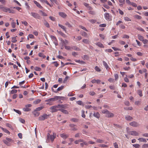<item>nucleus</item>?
<instances>
[{"instance_id":"obj_1","label":"nucleus","mask_w":148,"mask_h":148,"mask_svg":"<svg viewBox=\"0 0 148 148\" xmlns=\"http://www.w3.org/2000/svg\"><path fill=\"white\" fill-rule=\"evenodd\" d=\"M102 112L103 113L106 114V116L108 117H112L114 116L113 113L110 112L106 109L103 110Z\"/></svg>"},{"instance_id":"obj_2","label":"nucleus","mask_w":148,"mask_h":148,"mask_svg":"<svg viewBox=\"0 0 148 148\" xmlns=\"http://www.w3.org/2000/svg\"><path fill=\"white\" fill-rule=\"evenodd\" d=\"M60 109H59L58 105L51 106L50 108V109L51 110V111L52 113L57 112L58 110L60 111Z\"/></svg>"},{"instance_id":"obj_3","label":"nucleus","mask_w":148,"mask_h":148,"mask_svg":"<svg viewBox=\"0 0 148 148\" xmlns=\"http://www.w3.org/2000/svg\"><path fill=\"white\" fill-rule=\"evenodd\" d=\"M49 116V115H47L46 114H44L43 115L39 117L38 120L39 121H44L48 118Z\"/></svg>"},{"instance_id":"obj_4","label":"nucleus","mask_w":148,"mask_h":148,"mask_svg":"<svg viewBox=\"0 0 148 148\" xmlns=\"http://www.w3.org/2000/svg\"><path fill=\"white\" fill-rule=\"evenodd\" d=\"M31 14L32 16L36 19H41V16L38 14L37 13L31 12Z\"/></svg>"},{"instance_id":"obj_5","label":"nucleus","mask_w":148,"mask_h":148,"mask_svg":"<svg viewBox=\"0 0 148 148\" xmlns=\"http://www.w3.org/2000/svg\"><path fill=\"white\" fill-rule=\"evenodd\" d=\"M127 133L129 134L132 136H137L139 135V133L135 131H127Z\"/></svg>"},{"instance_id":"obj_6","label":"nucleus","mask_w":148,"mask_h":148,"mask_svg":"<svg viewBox=\"0 0 148 148\" xmlns=\"http://www.w3.org/2000/svg\"><path fill=\"white\" fill-rule=\"evenodd\" d=\"M47 142H48V140L49 139V138H50V139L52 141H53L55 138L56 137L53 135H50L49 133H48L47 135Z\"/></svg>"},{"instance_id":"obj_7","label":"nucleus","mask_w":148,"mask_h":148,"mask_svg":"<svg viewBox=\"0 0 148 148\" xmlns=\"http://www.w3.org/2000/svg\"><path fill=\"white\" fill-rule=\"evenodd\" d=\"M129 124L131 126L135 127H137L139 125L138 123L135 121L132 122L130 123Z\"/></svg>"},{"instance_id":"obj_8","label":"nucleus","mask_w":148,"mask_h":148,"mask_svg":"<svg viewBox=\"0 0 148 148\" xmlns=\"http://www.w3.org/2000/svg\"><path fill=\"white\" fill-rule=\"evenodd\" d=\"M7 8L5 7L3 5H0V10L5 12H7Z\"/></svg>"},{"instance_id":"obj_9","label":"nucleus","mask_w":148,"mask_h":148,"mask_svg":"<svg viewBox=\"0 0 148 148\" xmlns=\"http://www.w3.org/2000/svg\"><path fill=\"white\" fill-rule=\"evenodd\" d=\"M56 100H57L56 96H55L54 98H50L46 99L45 101L46 102L54 101Z\"/></svg>"},{"instance_id":"obj_10","label":"nucleus","mask_w":148,"mask_h":148,"mask_svg":"<svg viewBox=\"0 0 148 148\" xmlns=\"http://www.w3.org/2000/svg\"><path fill=\"white\" fill-rule=\"evenodd\" d=\"M58 107L59 109L62 108V109H67V106L66 105L59 104L58 105Z\"/></svg>"},{"instance_id":"obj_11","label":"nucleus","mask_w":148,"mask_h":148,"mask_svg":"<svg viewBox=\"0 0 148 148\" xmlns=\"http://www.w3.org/2000/svg\"><path fill=\"white\" fill-rule=\"evenodd\" d=\"M56 98L57 100H64L66 99V97L62 96H56Z\"/></svg>"},{"instance_id":"obj_12","label":"nucleus","mask_w":148,"mask_h":148,"mask_svg":"<svg viewBox=\"0 0 148 148\" xmlns=\"http://www.w3.org/2000/svg\"><path fill=\"white\" fill-rule=\"evenodd\" d=\"M69 126L73 131H76L77 130V129L75 127L76 125L74 124H71L69 125Z\"/></svg>"},{"instance_id":"obj_13","label":"nucleus","mask_w":148,"mask_h":148,"mask_svg":"<svg viewBox=\"0 0 148 148\" xmlns=\"http://www.w3.org/2000/svg\"><path fill=\"white\" fill-rule=\"evenodd\" d=\"M125 118L126 120L128 121H131L133 119L132 117L129 115L125 116Z\"/></svg>"},{"instance_id":"obj_14","label":"nucleus","mask_w":148,"mask_h":148,"mask_svg":"<svg viewBox=\"0 0 148 148\" xmlns=\"http://www.w3.org/2000/svg\"><path fill=\"white\" fill-rule=\"evenodd\" d=\"M34 3L39 8H40V9H42V7L37 1H34Z\"/></svg>"},{"instance_id":"obj_15","label":"nucleus","mask_w":148,"mask_h":148,"mask_svg":"<svg viewBox=\"0 0 148 148\" xmlns=\"http://www.w3.org/2000/svg\"><path fill=\"white\" fill-rule=\"evenodd\" d=\"M60 136L64 139H66L69 136L68 135L65 134H60Z\"/></svg>"},{"instance_id":"obj_16","label":"nucleus","mask_w":148,"mask_h":148,"mask_svg":"<svg viewBox=\"0 0 148 148\" xmlns=\"http://www.w3.org/2000/svg\"><path fill=\"white\" fill-rule=\"evenodd\" d=\"M0 128L5 132L8 134H10V132L7 129L1 127H0Z\"/></svg>"},{"instance_id":"obj_17","label":"nucleus","mask_w":148,"mask_h":148,"mask_svg":"<svg viewBox=\"0 0 148 148\" xmlns=\"http://www.w3.org/2000/svg\"><path fill=\"white\" fill-rule=\"evenodd\" d=\"M64 88V86H62L58 88L56 90V92H55V93H57L59 91H60L62 90Z\"/></svg>"},{"instance_id":"obj_18","label":"nucleus","mask_w":148,"mask_h":148,"mask_svg":"<svg viewBox=\"0 0 148 148\" xmlns=\"http://www.w3.org/2000/svg\"><path fill=\"white\" fill-rule=\"evenodd\" d=\"M59 15L63 18H64L66 16V15L64 13L60 12L59 13Z\"/></svg>"},{"instance_id":"obj_19","label":"nucleus","mask_w":148,"mask_h":148,"mask_svg":"<svg viewBox=\"0 0 148 148\" xmlns=\"http://www.w3.org/2000/svg\"><path fill=\"white\" fill-rule=\"evenodd\" d=\"M57 32L58 33V34L61 35L62 37H66V35L61 31H59L58 30H57Z\"/></svg>"},{"instance_id":"obj_20","label":"nucleus","mask_w":148,"mask_h":148,"mask_svg":"<svg viewBox=\"0 0 148 148\" xmlns=\"http://www.w3.org/2000/svg\"><path fill=\"white\" fill-rule=\"evenodd\" d=\"M8 11L9 13L12 14H14V11L13 10H11L10 8H7V12Z\"/></svg>"},{"instance_id":"obj_21","label":"nucleus","mask_w":148,"mask_h":148,"mask_svg":"<svg viewBox=\"0 0 148 148\" xmlns=\"http://www.w3.org/2000/svg\"><path fill=\"white\" fill-rule=\"evenodd\" d=\"M104 16L106 19L108 20L109 19L110 16L108 13H106L104 14Z\"/></svg>"},{"instance_id":"obj_22","label":"nucleus","mask_w":148,"mask_h":148,"mask_svg":"<svg viewBox=\"0 0 148 148\" xmlns=\"http://www.w3.org/2000/svg\"><path fill=\"white\" fill-rule=\"evenodd\" d=\"M44 25L47 28H49L50 26L49 23L48 22L46 21H45L43 22Z\"/></svg>"},{"instance_id":"obj_23","label":"nucleus","mask_w":148,"mask_h":148,"mask_svg":"<svg viewBox=\"0 0 148 148\" xmlns=\"http://www.w3.org/2000/svg\"><path fill=\"white\" fill-rule=\"evenodd\" d=\"M58 26L60 27L62 29L63 31H65V32H66V27L63 25H62L60 24H58Z\"/></svg>"},{"instance_id":"obj_24","label":"nucleus","mask_w":148,"mask_h":148,"mask_svg":"<svg viewBox=\"0 0 148 148\" xmlns=\"http://www.w3.org/2000/svg\"><path fill=\"white\" fill-rule=\"evenodd\" d=\"M103 65L106 68V69L108 70V69H109L108 65L107 63L104 61H103Z\"/></svg>"},{"instance_id":"obj_25","label":"nucleus","mask_w":148,"mask_h":148,"mask_svg":"<svg viewBox=\"0 0 148 148\" xmlns=\"http://www.w3.org/2000/svg\"><path fill=\"white\" fill-rule=\"evenodd\" d=\"M94 116L97 118H99L100 117V114L99 112H94L93 114Z\"/></svg>"},{"instance_id":"obj_26","label":"nucleus","mask_w":148,"mask_h":148,"mask_svg":"<svg viewBox=\"0 0 148 148\" xmlns=\"http://www.w3.org/2000/svg\"><path fill=\"white\" fill-rule=\"evenodd\" d=\"M62 113L65 114H68L69 113L66 110L62 109H60V110Z\"/></svg>"},{"instance_id":"obj_27","label":"nucleus","mask_w":148,"mask_h":148,"mask_svg":"<svg viewBox=\"0 0 148 148\" xmlns=\"http://www.w3.org/2000/svg\"><path fill=\"white\" fill-rule=\"evenodd\" d=\"M96 45L98 46V47H101V48H103L104 46L103 45L100 43V42H98L96 44Z\"/></svg>"},{"instance_id":"obj_28","label":"nucleus","mask_w":148,"mask_h":148,"mask_svg":"<svg viewBox=\"0 0 148 148\" xmlns=\"http://www.w3.org/2000/svg\"><path fill=\"white\" fill-rule=\"evenodd\" d=\"M3 142L6 145L8 146H10V144L9 143L6 139L4 140H3Z\"/></svg>"},{"instance_id":"obj_29","label":"nucleus","mask_w":148,"mask_h":148,"mask_svg":"<svg viewBox=\"0 0 148 148\" xmlns=\"http://www.w3.org/2000/svg\"><path fill=\"white\" fill-rule=\"evenodd\" d=\"M138 94L139 95L140 97H141L143 96L142 91L141 90H138L137 91Z\"/></svg>"},{"instance_id":"obj_30","label":"nucleus","mask_w":148,"mask_h":148,"mask_svg":"<svg viewBox=\"0 0 148 148\" xmlns=\"http://www.w3.org/2000/svg\"><path fill=\"white\" fill-rule=\"evenodd\" d=\"M35 116H38L40 114V113L37 112H35V110L32 112Z\"/></svg>"},{"instance_id":"obj_31","label":"nucleus","mask_w":148,"mask_h":148,"mask_svg":"<svg viewBox=\"0 0 148 148\" xmlns=\"http://www.w3.org/2000/svg\"><path fill=\"white\" fill-rule=\"evenodd\" d=\"M44 108L43 107H40L37 108L35 110V112H37L38 111H39L42 109Z\"/></svg>"},{"instance_id":"obj_32","label":"nucleus","mask_w":148,"mask_h":148,"mask_svg":"<svg viewBox=\"0 0 148 148\" xmlns=\"http://www.w3.org/2000/svg\"><path fill=\"white\" fill-rule=\"evenodd\" d=\"M38 56L40 57H42L43 58H46V56L41 53H40L38 54Z\"/></svg>"},{"instance_id":"obj_33","label":"nucleus","mask_w":148,"mask_h":148,"mask_svg":"<svg viewBox=\"0 0 148 148\" xmlns=\"http://www.w3.org/2000/svg\"><path fill=\"white\" fill-rule=\"evenodd\" d=\"M65 25L67 26L69 28H71L72 27V25L68 22H66L65 23Z\"/></svg>"},{"instance_id":"obj_34","label":"nucleus","mask_w":148,"mask_h":148,"mask_svg":"<svg viewBox=\"0 0 148 148\" xmlns=\"http://www.w3.org/2000/svg\"><path fill=\"white\" fill-rule=\"evenodd\" d=\"M25 108H24L23 109V110L25 112H28L31 110V109L30 108H28L27 107H25Z\"/></svg>"},{"instance_id":"obj_35","label":"nucleus","mask_w":148,"mask_h":148,"mask_svg":"<svg viewBox=\"0 0 148 148\" xmlns=\"http://www.w3.org/2000/svg\"><path fill=\"white\" fill-rule=\"evenodd\" d=\"M17 36H16L15 37H13L12 38V42L13 43H15L16 42L17 40L16 39V38L17 37Z\"/></svg>"},{"instance_id":"obj_36","label":"nucleus","mask_w":148,"mask_h":148,"mask_svg":"<svg viewBox=\"0 0 148 148\" xmlns=\"http://www.w3.org/2000/svg\"><path fill=\"white\" fill-rule=\"evenodd\" d=\"M134 17L138 19H141L142 18V17L138 15H135L134 16Z\"/></svg>"},{"instance_id":"obj_37","label":"nucleus","mask_w":148,"mask_h":148,"mask_svg":"<svg viewBox=\"0 0 148 148\" xmlns=\"http://www.w3.org/2000/svg\"><path fill=\"white\" fill-rule=\"evenodd\" d=\"M41 101V100L40 99H38L37 100L34 101L33 102V103L35 104H37L40 103Z\"/></svg>"},{"instance_id":"obj_38","label":"nucleus","mask_w":148,"mask_h":148,"mask_svg":"<svg viewBox=\"0 0 148 148\" xmlns=\"http://www.w3.org/2000/svg\"><path fill=\"white\" fill-rule=\"evenodd\" d=\"M70 120L72 121L75 122H77L78 121V120L77 119L75 118H72Z\"/></svg>"},{"instance_id":"obj_39","label":"nucleus","mask_w":148,"mask_h":148,"mask_svg":"<svg viewBox=\"0 0 148 148\" xmlns=\"http://www.w3.org/2000/svg\"><path fill=\"white\" fill-rule=\"evenodd\" d=\"M81 34L83 36L86 37H88L87 34L86 32H82Z\"/></svg>"},{"instance_id":"obj_40","label":"nucleus","mask_w":148,"mask_h":148,"mask_svg":"<svg viewBox=\"0 0 148 148\" xmlns=\"http://www.w3.org/2000/svg\"><path fill=\"white\" fill-rule=\"evenodd\" d=\"M138 37L140 41H142L144 39V37L140 35H138Z\"/></svg>"},{"instance_id":"obj_41","label":"nucleus","mask_w":148,"mask_h":148,"mask_svg":"<svg viewBox=\"0 0 148 148\" xmlns=\"http://www.w3.org/2000/svg\"><path fill=\"white\" fill-rule=\"evenodd\" d=\"M82 42L88 44L89 43V40L87 39H84L83 40Z\"/></svg>"},{"instance_id":"obj_42","label":"nucleus","mask_w":148,"mask_h":148,"mask_svg":"<svg viewBox=\"0 0 148 148\" xmlns=\"http://www.w3.org/2000/svg\"><path fill=\"white\" fill-rule=\"evenodd\" d=\"M85 111L83 110H82V117L85 118L86 117V115L84 114Z\"/></svg>"},{"instance_id":"obj_43","label":"nucleus","mask_w":148,"mask_h":148,"mask_svg":"<svg viewBox=\"0 0 148 148\" xmlns=\"http://www.w3.org/2000/svg\"><path fill=\"white\" fill-rule=\"evenodd\" d=\"M89 21L92 23H94L96 22V20L94 19H89Z\"/></svg>"},{"instance_id":"obj_44","label":"nucleus","mask_w":148,"mask_h":148,"mask_svg":"<svg viewBox=\"0 0 148 148\" xmlns=\"http://www.w3.org/2000/svg\"><path fill=\"white\" fill-rule=\"evenodd\" d=\"M52 64H54V66H55L56 67H57L58 66L59 64L56 61H54L52 62Z\"/></svg>"},{"instance_id":"obj_45","label":"nucleus","mask_w":148,"mask_h":148,"mask_svg":"<svg viewBox=\"0 0 148 148\" xmlns=\"http://www.w3.org/2000/svg\"><path fill=\"white\" fill-rule=\"evenodd\" d=\"M104 141L103 140L100 139H97L96 140V142L99 143H102Z\"/></svg>"},{"instance_id":"obj_46","label":"nucleus","mask_w":148,"mask_h":148,"mask_svg":"<svg viewBox=\"0 0 148 148\" xmlns=\"http://www.w3.org/2000/svg\"><path fill=\"white\" fill-rule=\"evenodd\" d=\"M17 92V90L16 89H13L10 92V94H13L16 93Z\"/></svg>"},{"instance_id":"obj_47","label":"nucleus","mask_w":148,"mask_h":148,"mask_svg":"<svg viewBox=\"0 0 148 148\" xmlns=\"http://www.w3.org/2000/svg\"><path fill=\"white\" fill-rule=\"evenodd\" d=\"M76 103L79 105H82L83 106H84V105L82 104V102L81 101H77L76 102Z\"/></svg>"},{"instance_id":"obj_48","label":"nucleus","mask_w":148,"mask_h":148,"mask_svg":"<svg viewBox=\"0 0 148 148\" xmlns=\"http://www.w3.org/2000/svg\"><path fill=\"white\" fill-rule=\"evenodd\" d=\"M34 69L35 71H41V69L39 67L37 66H36L34 68Z\"/></svg>"},{"instance_id":"obj_49","label":"nucleus","mask_w":148,"mask_h":148,"mask_svg":"<svg viewBox=\"0 0 148 148\" xmlns=\"http://www.w3.org/2000/svg\"><path fill=\"white\" fill-rule=\"evenodd\" d=\"M124 20L126 21H131V20L129 18L127 17H125L124 18Z\"/></svg>"},{"instance_id":"obj_50","label":"nucleus","mask_w":148,"mask_h":148,"mask_svg":"<svg viewBox=\"0 0 148 148\" xmlns=\"http://www.w3.org/2000/svg\"><path fill=\"white\" fill-rule=\"evenodd\" d=\"M6 139L7 140L9 143V142H13V140H12V139L8 138H6Z\"/></svg>"},{"instance_id":"obj_51","label":"nucleus","mask_w":148,"mask_h":148,"mask_svg":"<svg viewBox=\"0 0 148 148\" xmlns=\"http://www.w3.org/2000/svg\"><path fill=\"white\" fill-rule=\"evenodd\" d=\"M16 23L15 22H13L11 23V25L12 27L13 28H15L16 27Z\"/></svg>"},{"instance_id":"obj_52","label":"nucleus","mask_w":148,"mask_h":148,"mask_svg":"<svg viewBox=\"0 0 148 148\" xmlns=\"http://www.w3.org/2000/svg\"><path fill=\"white\" fill-rule=\"evenodd\" d=\"M124 109L125 110H132L133 109V108L132 107H126L124 108Z\"/></svg>"},{"instance_id":"obj_53","label":"nucleus","mask_w":148,"mask_h":148,"mask_svg":"<svg viewBox=\"0 0 148 148\" xmlns=\"http://www.w3.org/2000/svg\"><path fill=\"white\" fill-rule=\"evenodd\" d=\"M51 38L54 41H56L57 40V39L56 38V37L53 36H51Z\"/></svg>"},{"instance_id":"obj_54","label":"nucleus","mask_w":148,"mask_h":148,"mask_svg":"<svg viewBox=\"0 0 148 148\" xmlns=\"http://www.w3.org/2000/svg\"><path fill=\"white\" fill-rule=\"evenodd\" d=\"M95 69L97 71L100 72L101 71V69L98 66H96L95 67Z\"/></svg>"},{"instance_id":"obj_55","label":"nucleus","mask_w":148,"mask_h":148,"mask_svg":"<svg viewBox=\"0 0 148 148\" xmlns=\"http://www.w3.org/2000/svg\"><path fill=\"white\" fill-rule=\"evenodd\" d=\"M113 125H114V126L116 127L119 128H121V126L119 125H117V124H114Z\"/></svg>"},{"instance_id":"obj_56","label":"nucleus","mask_w":148,"mask_h":148,"mask_svg":"<svg viewBox=\"0 0 148 148\" xmlns=\"http://www.w3.org/2000/svg\"><path fill=\"white\" fill-rule=\"evenodd\" d=\"M14 110L19 114H21V112L18 110L14 109Z\"/></svg>"},{"instance_id":"obj_57","label":"nucleus","mask_w":148,"mask_h":148,"mask_svg":"<svg viewBox=\"0 0 148 148\" xmlns=\"http://www.w3.org/2000/svg\"><path fill=\"white\" fill-rule=\"evenodd\" d=\"M133 146L136 148H139L140 146L139 145L137 144L133 145Z\"/></svg>"},{"instance_id":"obj_58","label":"nucleus","mask_w":148,"mask_h":148,"mask_svg":"<svg viewBox=\"0 0 148 148\" xmlns=\"http://www.w3.org/2000/svg\"><path fill=\"white\" fill-rule=\"evenodd\" d=\"M138 30H140L142 32H145V30L141 27H139L136 28Z\"/></svg>"},{"instance_id":"obj_59","label":"nucleus","mask_w":148,"mask_h":148,"mask_svg":"<svg viewBox=\"0 0 148 148\" xmlns=\"http://www.w3.org/2000/svg\"><path fill=\"white\" fill-rule=\"evenodd\" d=\"M75 61L76 62L80 63L83 64L84 63V61H80V60H76Z\"/></svg>"},{"instance_id":"obj_60","label":"nucleus","mask_w":148,"mask_h":148,"mask_svg":"<svg viewBox=\"0 0 148 148\" xmlns=\"http://www.w3.org/2000/svg\"><path fill=\"white\" fill-rule=\"evenodd\" d=\"M147 147H148V144H144L142 146V148H147Z\"/></svg>"},{"instance_id":"obj_61","label":"nucleus","mask_w":148,"mask_h":148,"mask_svg":"<svg viewBox=\"0 0 148 148\" xmlns=\"http://www.w3.org/2000/svg\"><path fill=\"white\" fill-rule=\"evenodd\" d=\"M119 27L120 28L123 29H124L125 28V26L123 24H120Z\"/></svg>"},{"instance_id":"obj_62","label":"nucleus","mask_w":148,"mask_h":148,"mask_svg":"<svg viewBox=\"0 0 148 148\" xmlns=\"http://www.w3.org/2000/svg\"><path fill=\"white\" fill-rule=\"evenodd\" d=\"M114 77H115V80H116L118 78V75L117 74H114Z\"/></svg>"},{"instance_id":"obj_63","label":"nucleus","mask_w":148,"mask_h":148,"mask_svg":"<svg viewBox=\"0 0 148 148\" xmlns=\"http://www.w3.org/2000/svg\"><path fill=\"white\" fill-rule=\"evenodd\" d=\"M99 36L102 39H104L105 37L104 35L101 34H99Z\"/></svg>"},{"instance_id":"obj_64","label":"nucleus","mask_w":148,"mask_h":148,"mask_svg":"<svg viewBox=\"0 0 148 148\" xmlns=\"http://www.w3.org/2000/svg\"><path fill=\"white\" fill-rule=\"evenodd\" d=\"M114 145L115 148H118V146L116 143H114Z\"/></svg>"}]
</instances>
